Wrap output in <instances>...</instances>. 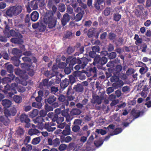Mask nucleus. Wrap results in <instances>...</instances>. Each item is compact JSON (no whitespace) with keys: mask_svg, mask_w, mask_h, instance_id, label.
<instances>
[{"mask_svg":"<svg viewBox=\"0 0 151 151\" xmlns=\"http://www.w3.org/2000/svg\"><path fill=\"white\" fill-rule=\"evenodd\" d=\"M16 113V110L15 108L11 107L10 109H6L4 110V114L5 116H1V120L5 125H8L10 122V121L8 118V116L15 115Z\"/></svg>","mask_w":151,"mask_h":151,"instance_id":"nucleus-1","label":"nucleus"},{"mask_svg":"<svg viewBox=\"0 0 151 151\" xmlns=\"http://www.w3.org/2000/svg\"><path fill=\"white\" fill-rule=\"evenodd\" d=\"M23 9V7L22 6L16 5L7 9L6 14L10 17L13 16H17L22 12Z\"/></svg>","mask_w":151,"mask_h":151,"instance_id":"nucleus-2","label":"nucleus"},{"mask_svg":"<svg viewBox=\"0 0 151 151\" xmlns=\"http://www.w3.org/2000/svg\"><path fill=\"white\" fill-rule=\"evenodd\" d=\"M44 21L45 23L48 24V26L49 28H52L55 25L56 19L53 18L52 17L45 16L44 18Z\"/></svg>","mask_w":151,"mask_h":151,"instance_id":"nucleus-3","label":"nucleus"},{"mask_svg":"<svg viewBox=\"0 0 151 151\" xmlns=\"http://www.w3.org/2000/svg\"><path fill=\"white\" fill-rule=\"evenodd\" d=\"M78 64L75 67V69L76 70H79L80 68H83L87 64L88 60L85 57L83 58L81 60H78Z\"/></svg>","mask_w":151,"mask_h":151,"instance_id":"nucleus-4","label":"nucleus"},{"mask_svg":"<svg viewBox=\"0 0 151 151\" xmlns=\"http://www.w3.org/2000/svg\"><path fill=\"white\" fill-rule=\"evenodd\" d=\"M33 121L35 124H37L36 127L39 129H42L43 128L44 124L42 123L44 122V119L41 116L37 117L33 120Z\"/></svg>","mask_w":151,"mask_h":151,"instance_id":"nucleus-5","label":"nucleus"},{"mask_svg":"<svg viewBox=\"0 0 151 151\" xmlns=\"http://www.w3.org/2000/svg\"><path fill=\"white\" fill-rule=\"evenodd\" d=\"M47 142L49 145L53 146L54 147L58 146L60 144L59 139L58 138H56L53 140L49 138L48 139Z\"/></svg>","mask_w":151,"mask_h":151,"instance_id":"nucleus-6","label":"nucleus"},{"mask_svg":"<svg viewBox=\"0 0 151 151\" xmlns=\"http://www.w3.org/2000/svg\"><path fill=\"white\" fill-rule=\"evenodd\" d=\"M55 124L53 122H51L50 123L48 122L46 123L45 124V127L48 131L52 132L55 130L56 128L55 127H52V126H54Z\"/></svg>","mask_w":151,"mask_h":151,"instance_id":"nucleus-7","label":"nucleus"},{"mask_svg":"<svg viewBox=\"0 0 151 151\" xmlns=\"http://www.w3.org/2000/svg\"><path fill=\"white\" fill-rule=\"evenodd\" d=\"M94 61L96 63H100L102 65H104L107 62V60L106 57H103L100 59V56H98L94 59Z\"/></svg>","mask_w":151,"mask_h":151,"instance_id":"nucleus-8","label":"nucleus"},{"mask_svg":"<svg viewBox=\"0 0 151 151\" xmlns=\"http://www.w3.org/2000/svg\"><path fill=\"white\" fill-rule=\"evenodd\" d=\"M37 7L36 1H32L29 3V6L27 7V11L30 13L31 10L35 9Z\"/></svg>","mask_w":151,"mask_h":151,"instance_id":"nucleus-9","label":"nucleus"},{"mask_svg":"<svg viewBox=\"0 0 151 151\" xmlns=\"http://www.w3.org/2000/svg\"><path fill=\"white\" fill-rule=\"evenodd\" d=\"M70 19V16L67 13L65 14L61 19L62 23L63 26H65Z\"/></svg>","mask_w":151,"mask_h":151,"instance_id":"nucleus-10","label":"nucleus"},{"mask_svg":"<svg viewBox=\"0 0 151 151\" xmlns=\"http://www.w3.org/2000/svg\"><path fill=\"white\" fill-rule=\"evenodd\" d=\"M38 18L39 14L36 11L33 12L31 14V18L33 21H36L38 19Z\"/></svg>","mask_w":151,"mask_h":151,"instance_id":"nucleus-11","label":"nucleus"},{"mask_svg":"<svg viewBox=\"0 0 151 151\" xmlns=\"http://www.w3.org/2000/svg\"><path fill=\"white\" fill-rule=\"evenodd\" d=\"M20 119L22 122H24L27 124L30 121V119L28 118V116L24 114H23L21 115Z\"/></svg>","mask_w":151,"mask_h":151,"instance_id":"nucleus-12","label":"nucleus"},{"mask_svg":"<svg viewBox=\"0 0 151 151\" xmlns=\"http://www.w3.org/2000/svg\"><path fill=\"white\" fill-rule=\"evenodd\" d=\"M134 39L136 40L135 42V44L137 45H140L142 43V39L141 38H139L138 35L135 34V35Z\"/></svg>","mask_w":151,"mask_h":151,"instance_id":"nucleus-13","label":"nucleus"},{"mask_svg":"<svg viewBox=\"0 0 151 151\" xmlns=\"http://www.w3.org/2000/svg\"><path fill=\"white\" fill-rule=\"evenodd\" d=\"M94 139V138L93 135L91 134V135L89 138L86 143L85 145V146L86 148V149H88L90 147V145Z\"/></svg>","mask_w":151,"mask_h":151,"instance_id":"nucleus-14","label":"nucleus"},{"mask_svg":"<svg viewBox=\"0 0 151 151\" xmlns=\"http://www.w3.org/2000/svg\"><path fill=\"white\" fill-rule=\"evenodd\" d=\"M19 35L20 37L19 38H12L11 39V41L12 42H14L15 43H17L18 44H21V43L22 42V40L21 39V38L22 37V36L19 34Z\"/></svg>","mask_w":151,"mask_h":151,"instance_id":"nucleus-15","label":"nucleus"},{"mask_svg":"<svg viewBox=\"0 0 151 151\" xmlns=\"http://www.w3.org/2000/svg\"><path fill=\"white\" fill-rule=\"evenodd\" d=\"M70 127L67 125L65 127V129L63 131L62 133L63 135L66 136L70 134Z\"/></svg>","mask_w":151,"mask_h":151,"instance_id":"nucleus-16","label":"nucleus"},{"mask_svg":"<svg viewBox=\"0 0 151 151\" xmlns=\"http://www.w3.org/2000/svg\"><path fill=\"white\" fill-rule=\"evenodd\" d=\"M84 73L80 72L78 71L76 72L75 75V76H78L79 77V78L81 80H83L86 77L85 75L84 74Z\"/></svg>","mask_w":151,"mask_h":151,"instance_id":"nucleus-17","label":"nucleus"},{"mask_svg":"<svg viewBox=\"0 0 151 151\" xmlns=\"http://www.w3.org/2000/svg\"><path fill=\"white\" fill-rule=\"evenodd\" d=\"M74 89L78 92H82L83 91V88L82 85L80 84H78L75 85L74 88Z\"/></svg>","mask_w":151,"mask_h":151,"instance_id":"nucleus-18","label":"nucleus"},{"mask_svg":"<svg viewBox=\"0 0 151 151\" xmlns=\"http://www.w3.org/2000/svg\"><path fill=\"white\" fill-rule=\"evenodd\" d=\"M2 105L7 107H9L11 104V102L8 99H4L2 101Z\"/></svg>","mask_w":151,"mask_h":151,"instance_id":"nucleus-19","label":"nucleus"},{"mask_svg":"<svg viewBox=\"0 0 151 151\" xmlns=\"http://www.w3.org/2000/svg\"><path fill=\"white\" fill-rule=\"evenodd\" d=\"M41 101H37V102H34L32 103V106L33 107L41 109L42 106Z\"/></svg>","mask_w":151,"mask_h":151,"instance_id":"nucleus-20","label":"nucleus"},{"mask_svg":"<svg viewBox=\"0 0 151 151\" xmlns=\"http://www.w3.org/2000/svg\"><path fill=\"white\" fill-rule=\"evenodd\" d=\"M59 100L61 102H64L65 105L68 106L69 104V102L67 100H65V97L63 95L60 96L58 98Z\"/></svg>","mask_w":151,"mask_h":151,"instance_id":"nucleus-21","label":"nucleus"},{"mask_svg":"<svg viewBox=\"0 0 151 151\" xmlns=\"http://www.w3.org/2000/svg\"><path fill=\"white\" fill-rule=\"evenodd\" d=\"M38 96L36 97L35 100L36 101H41L42 97L43 96V93L42 91H40L38 92Z\"/></svg>","mask_w":151,"mask_h":151,"instance_id":"nucleus-22","label":"nucleus"},{"mask_svg":"<svg viewBox=\"0 0 151 151\" xmlns=\"http://www.w3.org/2000/svg\"><path fill=\"white\" fill-rule=\"evenodd\" d=\"M39 133V131L36 129H30L29 132V134L31 136L36 134Z\"/></svg>","mask_w":151,"mask_h":151,"instance_id":"nucleus-23","label":"nucleus"},{"mask_svg":"<svg viewBox=\"0 0 151 151\" xmlns=\"http://www.w3.org/2000/svg\"><path fill=\"white\" fill-rule=\"evenodd\" d=\"M14 101L17 103H20L22 101V98L20 96L15 95L13 97Z\"/></svg>","mask_w":151,"mask_h":151,"instance_id":"nucleus-24","label":"nucleus"},{"mask_svg":"<svg viewBox=\"0 0 151 151\" xmlns=\"http://www.w3.org/2000/svg\"><path fill=\"white\" fill-rule=\"evenodd\" d=\"M103 141L102 139H100L98 140L95 141L94 144L96 147H99L101 146L103 143Z\"/></svg>","mask_w":151,"mask_h":151,"instance_id":"nucleus-25","label":"nucleus"},{"mask_svg":"<svg viewBox=\"0 0 151 151\" xmlns=\"http://www.w3.org/2000/svg\"><path fill=\"white\" fill-rule=\"evenodd\" d=\"M148 68L147 67L141 68L139 70V72L142 74H144L148 70Z\"/></svg>","mask_w":151,"mask_h":151,"instance_id":"nucleus-26","label":"nucleus"},{"mask_svg":"<svg viewBox=\"0 0 151 151\" xmlns=\"http://www.w3.org/2000/svg\"><path fill=\"white\" fill-rule=\"evenodd\" d=\"M84 14L78 13L75 17V19L76 22H78L81 19Z\"/></svg>","mask_w":151,"mask_h":151,"instance_id":"nucleus-27","label":"nucleus"},{"mask_svg":"<svg viewBox=\"0 0 151 151\" xmlns=\"http://www.w3.org/2000/svg\"><path fill=\"white\" fill-rule=\"evenodd\" d=\"M69 84V81L68 79H65L61 83V86L63 88H65L68 86Z\"/></svg>","mask_w":151,"mask_h":151,"instance_id":"nucleus-28","label":"nucleus"},{"mask_svg":"<svg viewBox=\"0 0 151 151\" xmlns=\"http://www.w3.org/2000/svg\"><path fill=\"white\" fill-rule=\"evenodd\" d=\"M71 114L73 115H78L81 112V111L78 109H73L71 111Z\"/></svg>","mask_w":151,"mask_h":151,"instance_id":"nucleus-29","label":"nucleus"},{"mask_svg":"<svg viewBox=\"0 0 151 151\" xmlns=\"http://www.w3.org/2000/svg\"><path fill=\"white\" fill-rule=\"evenodd\" d=\"M40 137H36L33 139L32 143L34 145H37L40 143Z\"/></svg>","mask_w":151,"mask_h":151,"instance_id":"nucleus-30","label":"nucleus"},{"mask_svg":"<svg viewBox=\"0 0 151 151\" xmlns=\"http://www.w3.org/2000/svg\"><path fill=\"white\" fill-rule=\"evenodd\" d=\"M38 114V110L37 109H35L30 113V115L31 117H34L37 116Z\"/></svg>","mask_w":151,"mask_h":151,"instance_id":"nucleus-31","label":"nucleus"},{"mask_svg":"<svg viewBox=\"0 0 151 151\" xmlns=\"http://www.w3.org/2000/svg\"><path fill=\"white\" fill-rule=\"evenodd\" d=\"M56 98L53 96H50L47 100V101L49 104H51L55 101Z\"/></svg>","mask_w":151,"mask_h":151,"instance_id":"nucleus-32","label":"nucleus"},{"mask_svg":"<svg viewBox=\"0 0 151 151\" xmlns=\"http://www.w3.org/2000/svg\"><path fill=\"white\" fill-rule=\"evenodd\" d=\"M96 132L98 134H100L102 135H104L106 134V131L102 129H97L96 130Z\"/></svg>","mask_w":151,"mask_h":151,"instance_id":"nucleus-33","label":"nucleus"},{"mask_svg":"<svg viewBox=\"0 0 151 151\" xmlns=\"http://www.w3.org/2000/svg\"><path fill=\"white\" fill-rule=\"evenodd\" d=\"M75 12L78 13L84 14V11L83 9L82 8L78 7L75 10Z\"/></svg>","mask_w":151,"mask_h":151,"instance_id":"nucleus-34","label":"nucleus"},{"mask_svg":"<svg viewBox=\"0 0 151 151\" xmlns=\"http://www.w3.org/2000/svg\"><path fill=\"white\" fill-rule=\"evenodd\" d=\"M110 80L112 82H116L119 81V78L116 76H113L111 78Z\"/></svg>","mask_w":151,"mask_h":151,"instance_id":"nucleus-35","label":"nucleus"},{"mask_svg":"<svg viewBox=\"0 0 151 151\" xmlns=\"http://www.w3.org/2000/svg\"><path fill=\"white\" fill-rule=\"evenodd\" d=\"M121 15L117 14H114V20L116 21H119L121 18Z\"/></svg>","mask_w":151,"mask_h":151,"instance_id":"nucleus-36","label":"nucleus"},{"mask_svg":"<svg viewBox=\"0 0 151 151\" xmlns=\"http://www.w3.org/2000/svg\"><path fill=\"white\" fill-rule=\"evenodd\" d=\"M141 47V48L142 49V52H145L146 51V49L147 48V45L146 43L142 44Z\"/></svg>","mask_w":151,"mask_h":151,"instance_id":"nucleus-37","label":"nucleus"},{"mask_svg":"<svg viewBox=\"0 0 151 151\" xmlns=\"http://www.w3.org/2000/svg\"><path fill=\"white\" fill-rule=\"evenodd\" d=\"M21 66L22 68H24L25 69L28 70V68L29 67V65H28L27 63H25L22 64Z\"/></svg>","mask_w":151,"mask_h":151,"instance_id":"nucleus-38","label":"nucleus"},{"mask_svg":"<svg viewBox=\"0 0 151 151\" xmlns=\"http://www.w3.org/2000/svg\"><path fill=\"white\" fill-rule=\"evenodd\" d=\"M73 94V92L72 88L71 87H69L68 88L67 92V96L72 95Z\"/></svg>","mask_w":151,"mask_h":151,"instance_id":"nucleus-39","label":"nucleus"},{"mask_svg":"<svg viewBox=\"0 0 151 151\" xmlns=\"http://www.w3.org/2000/svg\"><path fill=\"white\" fill-rule=\"evenodd\" d=\"M11 88L13 90V91H14V92L15 93H16V92L15 90L17 88V84L16 83H12L11 85Z\"/></svg>","mask_w":151,"mask_h":151,"instance_id":"nucleus-40","label":"nucleus"},{"mask_svg":"<svg viewBox=\"0 0 151 151\" xmlns=\"http://www.w3.org/2000/svg\"><path fill=\"white\" fill-rule=\"evenodd\" d=\"M80 129V127L77 125H75L73 127L72 130L74 132H77L79 131Z\"/></svg>","mask_w":151,"mask_h":151,"instance_id":"nucleus-41","label":"nucleus"},{"mask_svg":"<svg viewBox=\"0 0 151 151\" xmlns=\"http://www.w3.org/2000/svg\"><path fill=\"white\" fill-rule=\"evenodd\" d=\"M93 51L95 52H99L100 50L99 47L98 46H94L92 47Z\"/></svg>","mask_w":151,"mask_h":151,"instance_id":"nucleus-42","label":"nucleus"},{"mask_svg":"<svg viewBox=\"0 0 151 151\" xmlns=\"http://www.w3.org/2000/svg\"><path fill=\"white\" fill-rule=\"evenodd\" d=\"M67 147V145L65 144H62L60 146L59 149L60 151L64 150H65Z\"/></svg>","mask_w":151,"mask_h":151,"instance_id":"nucleus-43","label":"nucleus"},{"mask_svg":"<svg viewBox=\"0 0 151 151\" xmlns=\"http://www.w3.org/2000/svg\"><path fill=\"white\" fill-rule=\"evenodd\" d=\"M116 56V53L115 52H113L109 54V58L111 59L114 58Z\"/></svg>","mask_w":151,"mask_h":151,"instance_id":"nucleus-44","label":"nucleus"},{"mask_svg":"<svg viewBox=\"0 0 151 151\" xmlns=\"http://www.w3.org/2000/svg\"><path fill=\"white\" fill-rule=\"evenodd\" d=\"M10 79L8 77H6L3 79V83L4 84L8 83H10Z\"/></svg>","mask_w":151,"mask_h":151,"instance_id":"nucleus-45","label":"nucleus"},{"mask_svg":"<svg viewBox=\"0 0 151 151\" xmlns=\"http://www.w3.org/2000/svg\"><path fill=\"white\" fill-rule=\"evenodd\" d=\"M7 71L9 73H11L13 72V68L12 65H9L7 67Z\"/></svg>","mask_w":151,"mask_h":151,"instance_id":"nucleus-46","label":"nucleus"},{"mask_svg":"<svg viewBox=\"0 0 151 151\" xmlns=\"http://www.w3.org/2000/svg\"><path fill=\"white\" fill-rule=\"evenodd\" d=\"M122 69V67L121 65H118L116 66L115 68V71L116 73H119L121 71Z\"/></svg>","mask_w":151,"mask_h":151,"instance_id":"nucleus-47","label":"nucleus"},{"mask_svg":"<svg viewBox=\"0 0 151 151\" xmlns=\"http://www.w3.org/2000/svg\"><path fill=\"white\" fill-rule=\"evenodd\" d=\"M87 137L82 136L80 138V141L83 143H84L87 141Z\"/></svg>","mask_w":151,"mask_h":151,"instance_id":"nucleus-48","label":"nucleus"},{"mask_svg":"<svg viewBox=\"0 0 151 151\" xmlns=\"http://www.w3.org/2000/svg\"><path fill=\"white\" fill-rule=\"evenodd\" d=\"M17 133L18 134L22 135L23 134L24 130L21 127H19L17 131Z\"/></svg>","mask_w":151,"mask_h":151,"instance_id":"nucleus-49","label":"nucleus"},{"mask_svg":"<svg viewBox=\"0 0 151 151\" xmlns=\"http://www.w3.org/2000/svg\"><path fill=\"white\" fill-rule=\"evenodd\" d=\"M142 60L144 62H149V64L151 63V59H149L146 57H144L142 59Z\"/></svg>","mask_w":151,"mask_h":151,"instance_id":"nucleus-50","label":"nucleus"},{"mask_svg":"<svg viewBox=\"0 0 151 151\" xmlns=\"http://www.w3.org/2000/svg\"><path fill=\"white\" fill-rule=\"evenodd\" d=\"M58 9L60 12H63L65 9V6L64 4H61L59 6Z\"/></svg>","mask_w":151,"mask_h":151,"instance_id":"nucleus-51","label":"nucleus"},{"mask_svg":"<svg viewBox=\"0 0 151 151\" xmlns=\"http://www.w3.org/2000/svg\"><path fill=\"white\" fill-rule=\"evenodd\" d=\"M122 131V129L121 128H117L114 131V134H113L116 135L117 134L120 133Z\"/></svg>","mask_w":151,"mask_h":151,"instance_id":"nucleus-52","label":"nucleus"},{"mask_svg":"<svg viewBox=\"0 0 151 151\" xmlns=\"http://www.w3.org/2000/svg\"><path fill=\"white\" fill-rule=\"evenodd\" d=\"M45 109L47 111H52L53 108L51 106L46 105L45 106Z\"/></svg>","mask_w":151,"mask_h":151,"instance_id":"nucleus-53","label":"nucleus"},{"mask_svg":"<svg viewBox=\"0 0 151 151\" xmlns=\"http://www.w3.org/2000/svg\"><path fill=\"white\" fill-rule=\"evenodd\" d=\"M68 110L67 109L64 110L62 111V114L64 116H67L68 115Z\"/></svg>","mask_w":151,"mask_h":151,"instance_id":"nucleus-54","label":"nucleus"},{"mask_svg":"<svg viewBox=\"0 0 151 151\" xmlns=\"http://www.w3.org/2000/svg\"><path fill=\"white\" fill-rule=\"evenodd\" d=\"M78 3L81 4H82L81 6H82L83 8H85L86 7V4H83V3L86 0H77Z\"/></svg>","mask_w":151,"mask_h":151,"instance_id":"nucleus-55","label":"nucleus"},{"mask_svg":"<svg viewBox=\"0 0 151 151\" xmlns=\"http://www.w3.org/2000/svg\"><path fill=\"white\" fill-rule=\"evenodd\" d=\"M110 8H107L104 11V14L106 16H108L110 14Z\"/></svg>","mask_w":151,"mask_h":151,"instance_id":"nucleus-56","label":"nucleus"},{"mask_svg":"<svg viewBox=\"0 0 151 151\" xmlns=\"http://www.w3.org/2000/svg\"><path fill=\"white\" fill-rule=\"evenodd\" d=\"M56 121L58 123H61L64 121V118L63 117H59L58 118Z\"/></svg>","mask_w":151,"mask_h":151,"instance_id":"nucleus-57","label":"nucleus"},{"mask_svg":"<svg viewBox=\"0 0 151 151\" xmlns=\"http://www.w3.org/2000/svg\"><path fill=\"white\" fill-rule=\"evenodd\" d=\"M114 90V89L113 87H110L108 88L107 89L106 91L107 93L108 94L113 92Z\"/></svg>","mask_w":151,"mask_h":151,"instance_id":"nucleus-58","label":"nucleus"},{"mask_svg":"<svg viewBox=\"0 0 151 151\" xmlns=\"http://www.w3.org/2000/svg\"><path fill=\"white\" fill-rule=\"evenodd\" d=\"M15 73L16 75L21 76V75L22 74L23 72L20 69H15Z\"/></svg>","mask_w":151,"mask_h":151,"instance_id":"nucleus-59","label":"nucleus"},{"mask_svg":"<svg viewBox=\"0 0 151 151\" xmlns=\"http://www.w3.org/2000/svg\"><path fill=\"white\" fill-rule=\"evenodd\" d=\"M20 51L17 48H14L12 50V52L15 55H17L18 54L20 53Z\"/></svg>","mask_w":151,"mask_h":151,"instance_id":"nucleus-60","label":"nucleus"},{"mask_svg":"<svg viewBox=\"0 0 151 151\" xmlns=\"http://www.w3.org/2000/svg\"><path fill=\"white\" fill-rule=\"evenodd\" d=\"M129 88L127 86H124L122 88V91L123 92L129 91Z\"/></svg>","mask_w":151,"mask_h":151,"instance_id":"nucleus-61","label":"nucleus"},{"mask_svg":"<svg viewBox=\"0 0 151 151\" xmlns=\"http://www.w3.org/2000/svg\"><path fill=\"white\" fill-rule=\"evenodd\" d=\"M72 140V138L69 136H68L64 138V141L66 142H69Z\"/></svg>","mask_w":151,"mask_h":151,"instance_id":"nucleus-62","label":"nucleus"},{"mask_svg":"<svg viewBox=\"0 0 151 151\" xmlns=\"http://www.w3.org/2000/svg\"><path fill=\"white\" fill-rule=\"evenodd\" d=\"M47 114V113L43 110H41L40 112V114L41 116V117H44Z\"/></svg>","mask_w":151,"mask_h":151,"instance_id":"nucleus-63","label":"nucleus"},{"mask_svg":"<svg viewBox=\"0 0 151 151\" xmlns=\"http://www.w3.org/2000/svg\"><path fill=\"white\" fill-rule=\"evenodd\" d=\"M82 121L80 119H76L73 123L75 125H80L81 124Z\"/></svg>","mask_w":151,"mask_h":151,"instance_id":"nucleus-64","label":"nucleus"}]
</instances>
